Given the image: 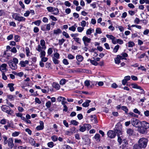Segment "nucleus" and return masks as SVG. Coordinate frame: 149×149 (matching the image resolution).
<instances>
[{
    "instance_id": "4468645a",
    "label": "nucleus",
    "mask_w": 149,
    "mask_h": 149,
    "mask_svg": "<svg viewBox=\"0 0 149 149\" xmlns=\"http://www.w3.org/2000/svg\"><path fill=\"white\" fill-rule=\"evenodd\" d=\"M29 61L27 60H26L25 61H22L20 62L19 64L21 65L22 67H25L26 66V64H28L29 63Z\"/></svg>"
},
{
    "instance_id": "603ef678",
    "label": "nucleus",
    "mask_w": 149,
    "mask_h": 149,
    "mask_svg": "<svg viewBox=\"0 0 149 149\" xmlns=\"http://www.w3.org/2000/svg\"><path fill=\"white\" fill-rule=\"evenodd\" d=\"M106 37L109 38L111 40H113V38H114V36L111 35L107 34L106 35Z\"/></svg>"
},
{
    "instance_id": "864d4df0",
    "label": "nucleus",
    "mask_w": 149,
    "mask_h": 149,
    "mask_svg": "<svg viewBox=\"0 0 149 149\" xmlns=\"http://www.w3.org/2000/svg\"><path fill=\"white\" fill-rule=\"evenodd\" d=\"M52 52L53 51L51 48H49L48 49L47 52L48 55H51L52 53Z\"/></svg>"
},
{
    "instance_id": "09e8293b",
    "label": "nucleus",
    "mask_w": 149,
    "mask_h": 149,
    "mask_svg": "<svg viewBox=\"0 0 149 149\" xmlns=\"http://www.w3.org/2000/svg\"><path fill=\"white\" fill-rule=\"evenodd\" d=\"M123 41L121 39H117V43H118L120 45L122 44L123 43Z\"/></svg>"
},
{
    "instance_id": "393cba45",
    "label": "nucleus",
    "mask_w": 149,
    "mask_h": 149,
    "mask_svg": "<svg viewBox=\"0 0 149 149\" xmlns=\"http://www.w3.org/2000/svg\"><path fill=\"white\" fill-rule=\"evenodd\" d=\"M128 46L130 47H132L135 45V44L133 41H129L128 43Z\"/></svg>"
},
{
    "instance_id": "7ed1b4c3",
    "label": "nucleus",
    "mask_w": 149,
    "mask_h": 149,
    "mask_svg": "<svg viewBox=\"0 0 149 149\" xmlns=\"http://www.w3.org/2000/svg\"><path fill=\"white\" fill-rule=\"evenodd\" d=\"M1 108L3 111L6 113L8 114L11 115L13 112L9 106L6 105H3L1 107Z\"/></svg>"
},
{
    "instance_id": "c03bdc74",
    "label": "nucleus",
    "mask_w": 149,
    "mask_h": 149,
    "mask_svg": "<svg viewBox=\"0 0 149 149\" xmlns=\"http://www.w3.org/2000/svg\"><path fill=\"white\" fill-rule=\"evenodd\" d=\"M63 35L67 38H69L70 37L68 34L65 31H63Z\"/></svg>"
},
{
    "instance_id": "ddd939ff",
    "label": "nucleus",
    "mask_w": 149,
    "mask_h": 149,
    "mask_svg": "<svg viewBox=\"0 0 149 149\" xmlns=\"http://www.w3.org/2000/svg\"><path fill=\"white\" fill-rule=\"evenodd\" d=\"M116 129L115 130V132L116 134H117V135L118 136H120V135L122 134V133L121 131L119 128H118L117 127H116Z\"/></svg>"
},
{
    "instance_id": "f3484780",
    "label": "nucleus",
    "mask_w": 149,
    "mask_h": 149,
    "mask_svg": "<svg viewBox=\"0 0 149 149\" xmlns=\"http://www.w3.org/2000/svg\"><path fill=\"white\" fill-rule=\"evenodd\" d=\"M91 101L89 100H86L85 102L82 104V105L83 107H87L89 105V103L91 102Z\"/></svg>"
},
{
    "instance_id": "8fccbe9b",
    "label": "nucleus",
    "mask_w": 149,
    "mask_h": 149,
    "mask_svg": "<svg viewBox=\"0 0 149 149\" xmlns=\"http://www.w3.org/2000/svg\"><path fill=\"white\" fill-rule=\"evenodd\" d=\"M59 54L57 52H56L54 53V56L53 57H55L57 59H58L59 58Z\"/></svg>"
},
{
    "instance_id": "3c124183",
    "label": "nucleus",
    "mask_w": 149,
    "mask_h": 149,
    "mask_svg": "<svg viewBox=\"0 0 149 149\" xmlns=\"http://www.w3.org/2000/svg\"><path fill=\"white\" fill-rule=\"evenodd\" d=\"M29 143L32 145L33 144H34L35 143V141L32 138H30L29 139Z\"/></svg>"
},
{
    "instance_id": "f8f14e48",
    "label": "nucleus",
    "mask_w": 149,
    "mask_h": 149,
    "mask_svg": "<svg viewBox=\"0 0 149 149\" xmlns=\"http://www.w3.org/2000/svg\"><path fill=\"white\" fill-rule=\"evenodd\" d=\"M40 125L37 126L36 127V129L38 130H43L44 128L43 122L41 121H40Z\"/></svg>"
},
{
    "instance_id": "6ab92c4d",
    "label": "nucleus",
    "mask_w": 149,
    "mask_h": 149,
    "mask_svg": "<svg viewBox=\"0 0 149 149\" xmlns=\"http://www.w3.org/2000/svg\"><path fill=\"white\" fill-rule=\"evenodd\" d=\"M7 65L6 64L3 63L0 66V70L2 71V70H5L6 69Z\"/></svg>"
},
{
    "instance_id": "f704fd0d",
    "label": "nucleus",
    "mask_w": 149,
    "mask_h": 149,
    "mask_svg": "<svg viewBox=\"0 0 149 149\" xmlns=\"http://www.w3.org/2000/svg\"><path fill=\"white\" fill-rule=\"evenodd\" d=\"M90 62L93 65L95 66H97L98 65V63H97L95 61L90 60Z\"/></svg>"
},
{
    "instance_id": "e433bc0d",
    "label": "nucleus",
    "mask_w": 149,
    "mask_h": 149,
    "mask_svg": "<svg viewBox=\"0 0 149 149\" xmlns=\"http://www.w3.org/2000/svg\"><path fill=\"white\" fill-rule=\"evenodd\" d=\"M53 61L54 63L55 64H58L59 63V61H58L57 58L55 57H53Z\"/></svg>"
},
{
    "instance_id": "4be33fe9",
    "label": "nucleus",
    "mask_w": 149,
    "mask_h": 149,
    "mask_svg": "<svg viewBox=\"0 0 149 149\" xmlns=\"http://www.w3.org/2000/svg\"><path fill=\"white\" fill-rule=\"evenodd\" d=\"M14 84L13 83H10L8 84V86L10 88V90L11 91H14V89L13 86Z\"/></svg>"
},
{
    "instance_id": "49530a36",
    "label": "nucleus",
    "mask_w": 149,
    "mask_h": 149,
    "mask_svg": "<svg viewBox=\"0 0 149 149\" xmlns=\"http://www.w3.org/2000/svg\"><path fill=\"white\" fill-rule=\"evenodd\" d=\"M59 44L60 45H62L63 43L65 42V40L63 38H62L61 40H59Z\"/></svg>"
},
{
    "instance_id": "774afa93",
    "label": "nucleus",
    "mask_w": 149,
    "mask_h": 149,
    "mask_svg": "<svg viewBox=\"0 0 149 149\" xmlns=\"http://www.w3.org/2000/svg\"><path fill=\"white\" fill-rule=\"evenodd\" d=\"M64 148L66 149H72V148L70 146L67 145H63Z\"/></svg>"
},
{
    "instance_id": "a18cd8bd",
    "label": "nucleus",
    "mask_w": 149,
    "mask_h": 149,
    "mask_svg": "<svg viewBox=\"0 0 149 149\" xmlns=\"http://www.w3.org/2000/svg\"><path fill=\"white\" fill-rule=\"evenodd\" d=\"M46 25V30L49 31L50 29V25L49 24H45Z\"/></svg>"
},
{
    "instance_id": "c756f323",
    "label": "nucleus",
    "mask_w": 149,
    "mask_h": 149,
    "mask_svg": "<svg viewBox=\"0 0 149 149\" xmlns=\"http://www.w3.org/2000/svg\"><path fill=\"white\" fill-rule=\"evenodd\" d=\"M51 138L53 141L55 142L57 141L58 140V137L56 135H54L52 136Z\"/></svg>"
},
{
    "instance_id": "0e129e2a",
    "label": "nucleus",
    "mask_w": 149,
    "mask_h": 149,
    "mask_svg": "<svg viewBox=\"0 0 149 149\" xmlns=\"http://www.w3.org/2000/svg\"><path fill=\"white\" fill-rule=\"evenodd\" d=\"M49 17L53 21H56L57 20L56 18L53 15H50Z\"/></svg>"
},
{
    "instance_id": "7c9ffc66",
    "label": "nucleus",
    "mask_w": 149,
    "mask_h": 149,
    "mask_svg": "<svg viewBox=\"0 0 149 149\" xmlns=\"http://www.w3.org/2000/svg\"><path fill=\"white\" fill-rule=\"evenodd\" d=\"M121 109L124 111L125 113H127L128 111V109L126 106H122L121 107Z\"/></svg>"
},
{
    "instance_id": "a19ab883",
    "label": "nucleus",
    "mask_w": 149,
    "mask_h": 149,
    "mask_svg": "<svg viewBox=\"0 0 149 149\" xmlns=\"http://www.w3.org/2000/svg\"><path fill=\"white\" fill-rule=\"evenodd\" d=\"M76 128L75 127H72L70 129V131L71 132V134H72L73 133H75V132Z\"/></svg>"
},
{
    "instance_id": "a878e982",
    "label": "nucleus",
    "mask_w": 149,
    "mask_h": 149,
    "mask_svg": "<svg viewBox=\"0 0 149 149\" xmlns=\"http://www.w3.org/2000/svg\"><path fill=\"white\" fill-rule=\"evenodd\" d=\"M79 130L81 132H84L86 130L85 126L84 125V124L83 125V126H80V128L79 129Z\"/></svg>"
},
{
    "instance_id": "20e7f679",
    "label": "nucleus",
    "mask_w": 149,
    "mask_h": 149,
    "mask_svg": "<svg viewBox=\"0 0 149 149\" xmlns=\"http://www.w3.org/2000/svg\"><path fill=\"white\" fill-rule=\"evenodd\" d=\"M12 17L13 19L19 22L24 21L25 19V18L23 17L19 16L18 14L16 13H14L12 15Z\"/></svg>"
},
{
    "instance_id": "473e14b6",
    "label": "nucleus",
    "mask_w": 149,
    "mask_h": 149,
    "mask_svg": "<svg viewBox=\"0 0 149 149\" xmlns=\"http://www.w3.org/2000/svg\"><path fill=\"white\" fill-rule=\"evenodd\" d=\"M141 148H141V147H140L138 144H136L133 146V149H141Z\"/></svg>"
},
{
    "instance_id": "4d7b16f0",
    "label": "nucleus",
    "mask_w": 149,
    "mask_h": 149,
    "mask_svg": "<svg viewBox=\"0 0 149 149\" xmlns=\"http://www.w3.org/2000/svg\"><path fill=\"white\" fill-rule=\"evenodd\" d=\"M78 119L79 120H81L83 118V116L81 113L78 114L77 116Z\"/></svg>"
},
{
    "instance_id": "bf43d9fd",
    "label": "nucleus",
    "mask_w": 149,
    "mask_h": 149,
    "mask_svg": "<svg viewBox=\"0 0 149 149\" xmlns=\"http://www.w3.org/2000/svg\"><path fill=\"white\" fill-rule=\"evenodd\" d=\"M19 134V132H14L12 133V135L13 136H18Z\"/></svg>"
},
{
    "instance_id": "412c9836",
    "label": "nucleus",
    "mask_w": 149,
    "mask_h": 149,
    "mask_svg": "<svg viewBox=\"0 0 149 149\" xmlns=\"http://www.w3.org/2000/svg\"><path fill=\"white\" fill-rule=\"evenodd\" d=\"M62 32L61 30L60 29H57L54 30L53 34L55 35L58 34Z\"/></svg>"
},
{
    "instance_id": "cd10ccee",
    "label": "nucleus",
    "mask_w": 149,
    "mask_h": 149,
    "mask_svg": "<svg viewBox=\"0 0 149 149\" xmlns=\"http://www.w3.org/2000/svg\"><path fill=\"white\" fill-rule=\"evenodd\" d=\"M132 87L133 88H136V89H140L141 88V87L140 86H138L137 84H132Z\"/></svg>"
},
{
    "instance_id": "dca6fc26",
    "label": "nucleus",
    "mask_w": 149,
    "mask_h": 149,
    "mask_svg": "<svg viewBox=\"0 0 149 149\" xmlns=\"http://www.w3.org/2000/svg\"><path fill=\"white\" fill-rule=\"evenodd\" d=\"M8 140L9 141L8 142V146L12 148L14 146V144L13 143V140L12 138H10Z\"/></svg>"
},
{
    "instance_id": "de8ad7c7",
    "label": "nucleus",
    "mask_w": 149,
    "mask_h": 149,
    "mask_svg": "<svg viewBox=\"0 0 149 149\" xmlns=\"http://www.w3.org/2000/svg\"><path fill=\"white\" fill-rule=\"evenodd\" d=\"M84 83L85 86H86L87 87H88L90 86V81L88 80H86L85 81Z\"/></svg>"
},
{
    "instance_id": "1a4fd4ad",
    "label": "nucleus",
    "mask_w": 149,
    "mask_h": 149,
    "mask_svg": "<svg viewBox=\"0 0 149 149\" xmlns=\"http://www.w3.org/2000/svg\"><path fill=\"white\" fill-rule=\"evenodd\" d=\"M138 132L142 134H146L147 133V129L143 127H141V126H138Z\"/></svg>"
},
{
    "instance_id": "c9c22d12",
    "label": "nucleus",
    "mask_w": 149,
    "mask_h": 149,
    "mask_svg": "<svg viewBox=\"0 0 149 149\" xmlns=\"http://www.w3.org/2000/svg\"><path fill=\"white\" fill-rule=\"evenodd\" d=\"M51 103L49 101L47 102L45 104V106L47 108H49L51 107Z\"/></svg>"
},
{
    "instance_id": "5fc2aeb1",
    "label": "nucleus",
    "mask_w": 149,
    "mask_h": 149,
    "mask_svg": "<svg viewBox=\"0 0 149 149\" xmlns=\"http://www.w3.org/2000/svg\"><path fill=\"white\" fill-rule=\"evenodd\" d=\"M69 29L70 31H75L76 28L74 26H72L71 27H69Z\"/></svg>"
},
{
    "instance_id": "0eeeda50",
    "label": "nucleus",
    "mask_w": 149,
    "mask_h": 149,
    "mask_svg": "<svg viewBox=\"0 0 149 149\" xmlns=\"http://www.w3.org/2000/svg\"><path fill=\"white\" fill-rule=\"evenodd\" d=\"M82 40L85 46H87L88 45V43L91 42V39L89 38L86 36H84L82 38Z\"/></svg>"
},
{
    "instance_id": "423d86ee",
    "label": "nucleus",
    "mask_w": 149,
    "mask_h": 149,
    "mask_svg": "<svg viewBox=\"0 0 149 149\" xmlns=\"http://www.w3.org/2000/svg\"><path fill=\"white\" fill-rule=\"evenodd\" d=\"M141 122L136 118H133L131 120V123L132 125L134 127H136L138 128V126H139L140 125H139V124H140V122Z\"/></svg>"
},
{
    "instance_id": "b1692460",
    "label": "nucleus",
    "mask_w": 149,
    "mask_h": 149,
    "mask_svg": "<svg viewBox=\"0 0 149 149\" xmlns=\"http://www.w3.org/2000/svg\"><path fill=\"white\" fill-rule=\"evenodd\" d=\"M94 30L93 29H92L91 28H90L88 29L86 31V34L87 35H90L92 33V32H93Z\"/></svg>"
},
{
    "instance_id": "f257e3e1",
    "label": "nucleus",
    "mask_w": 149,
    "mask_h": 149,
    "mask_svg": "<svg viewBox=\"0 0 149 149\" xmlns=\"http://www.w3.org/2000/svg\"><path fill=\"white\" fill-rule=\"evenodd\" d=\"M148 139L146 138L142 137L139 139L138 141V145L142 148H146L148 142Z\"/></svg>"
},
{
    "instance_id": "e2e57ef3",
    "label": "nucleus",
    "mask_w": 149,
    "mask_h": 149,
    "mask_svg": "<svg viewBox=\"0 0 149 149\" xmlns=\"http://www.w3.org/2000/svg\"><path fill=\"white\" fill-rule=\"evenodd\" d=\"M115 61L116 63L118 64H119L120 62V60L117 58H115Z\"/></svg>"
},
{
    "instance_id": "c85d7f7f",
    "label": "nucleus",
    "mask_w": 149,
    "mask_h": 149,
    "mask_svg": "<svg viewBox=\"0 0 149 149\" xmlns=\"http://www.w3.org/2000/svg\"><path fill=\"white\" fill-rule=\"evenodd\" d=\"M120 47V46L118 45L116 46L113 49V52L114 53H116L117 52Z\"/></svg>"
},
{
    "instance_id": "bb28decb",
    "label": "nucleus",
    "mask_w": 149,
    "mask_h": 149,
    "mask_svg": "<svg viewBox=\"0 0 149 149\" xmlns=\"http://www.w3.org/2000/svg\"><path fill=\"white\" fill-rule=\"evenodd\" d=\"M41 23V21L39 20L33 22L32 24L33 23L36 25L39 26Z\"/></svg>"
},
{
    "instance_id": "a211bd4d",
    "label": "nucleus",
    "mask_w": 149,
    "mask_h": 149,
    "mask_svg": "<svg viewBox=\"0 0 149 149\" xmlns=\"http://www.w3.org/2000/svg\"><path fill=\"white\" fill-rule=\"evenodd\" d=\"M76 58L77 61L79 62L82 61L84 59V58L82 56L80 55H78L77 56Z\"/></svg>"
},
{
    "instance_id": "39448f33",
    "label": "nucleus",
    "mask_w": 149,
    "mask_h": 149,
    "mask_svg": "<svg viewBox=\"0 0 149 149\" xmlns=\"http://www.w3.org/2000/svg\"><path fill=\"white\" fill-rule=\"evenodd\" d=\"M47 9L49 12H53V14L54 15L57 14L58 12V9L57 8L49 7L47 8Z\"/></svg>"
},
{
    "instance_id": "69168bd1",
    "label": "nucleus",
    "mask_w": 149,
    "mask_h": 149,
    "mask_svg": "<svg viewBox=\"0 0 149 149\" xmlns=\"http://www.w3.org/2000/svg\"><path fill=\"white\" fill-rule=\"evenodd\" d=\"M68 58L69 59H72L74 58V57L71 54H69L68 55Z\"/></svg>"
},
{
    "instance_id": "5701e85b",
    "label": "nucleus",
    "mask_w": 149,
    "mask_h": 149,
    "mask_svg": "<svg viewBox=\"0 0 149 149\" xmlns=\"http://www.w3.org/2000/svg\"><path fill=\"white\" fill-rule=\"evenodd\" d=\"M100 135L98 134H95L94 138L96 141H100Z\"/></svg>"
},
{
    "instance_id": "2eb2a0df",
    "label": "nucleus",
    "mask_w": 149,
    "mask_h": 149,
    "mask_svg": "<svg viewBox=\"0 0 149 149\" xmlns=\"http://www.w3.org/2000/svg\"><path fill=\"white\" fill-rule=\"evenodd\" d=\"M40 44L42 47V49L45 50L46 47L45 45V42L44 40L42 39L40 40Z\"/></svg>"
},
{
    "instance_id": "6e6552de",
    "label": "nucleus",
    "mask_w": 149,
    "mask_h": 149,
    "mask_svg": "<svg viewBox=\"0 0 149 149\" xmlns=\"http://www.w3.org/2000/svg\"><path fill=\"white\" fill-rule=\"evenodd\" d=\"M107 135L111 139H113L115 138L116 134L115 132V131H113V130H110L108 132Z\"/></svg>"
},
{
    "instance_id": "052dcab7",
    "label": "nucleus",
    "mask_w": 149,
    "mask_h": 149,
    "mask_svg": "<svg viewBox=\"0 0 149 149\" xmlns=\"http://www.w3.org/2000/svg\"><path fill=\"white\" fill-rule=\"evenodd\" d=\"M86 22L84 20L82 21L81 22V26L83 27H85L86 26Z\"/></svg>"
},
{
    "instance_id": "2f4dec72",
    "label": "nucleus",
    "mask_w": 149,
    "mask_h": 149,
    "mask_svg": "<svg viewBox=\"0 0 149 149\" xmlns=\"http://www.w3.org/2000/svg\"><path fill=\"white\" fill-rule=\"evenodd\" d=\"M8 52V50H7L6 51L3 52V54H2V52H1V54H0V57H5V56L7 55V52Z\"/></svg>"
},
{
    "instance_id": "9b49d317",
    "label": "nucleus",
    "mask_w": 149,
    "mask_h": 149,
    "mask_svg": "<svg viewBox=\"0 0 149 149\" xmlns=\"http://www.w3.org/2000/svg\"><path fill=\"white\" fill-rule=\"evenodd\" d=\"M126 132L129 136H134L135 134L134 130L131 128L127 129Z\"/></svg>"
},
{
    "instance_id": "ea45409f",
    "label": "nucleus",
    "mask_w": 149,
    "mask_h": 149,
    "mask_svg": "<svg viewBox=\"0 0 149 149\" xmlns=\"http://www.w3.org/2000/svg\"><path fill=\"white\" fill-rule=\"evenodd\" d=\"M71 123L75 125H77L79 123L75 120H72L71 121Z\"/></svg>"
},
{
    "instance_id": "680f3d73",
    "label": "nucleus",
    "mask_w": 149,
    "mask_h": 149,
    "mask_svg": "<svg viewBox=\"0 0 149 149\" xmlns=\"http://www.w3.org/2000/svg\"><path fill=\"white\" fill-rule=\"evenodd\" d=\"M19 3L20 6L21 7L24 9L25 8V6L24 4H23V3L22 2V1H20L19 2Z\"/></svg>"
},
{
    "instance_id": "6e6d98bb",
    "label": "nucleus",
    "mask_w": 149,
    "mask_h": 149,
    "mask_svg": "<svg viewBox=\"0 0 149 149\" xmlns=\"http://www.w3.org/2000/svg\"><path fill=\"white\" fill-rule=\"evenodd\" d=\"M138 70H141L142 71H146V69L143 66H141L140 67H138Z\"/></svg>"
},
{
    "instance_id": "aec40b11",
    "label": "nucleus",
    "mask_w": 149,
    "mask_h": 149,
    "mask_svg": "<svg viewBox=\"0 0 149 149\" xmlns=\"http://www.w3.org/2000/svg\"><path fill=\"white\" fill-rule=\"evenodd\" d=\"M52 86L57 90H59L60 88V86L59 84L54 82L52 84Z\"/></svg>"
},
{
    "instance_id": "338daca9",
    "label": "nucleus",
    "mask_w": 149,
    "mask_h": 149,
    "mask_svg": "<svg viewBox=\"0 0 149 149\" xmlns=\"http://www.w3.org/2000/svg\"><path fill=\"white\" fill-rule=\"evenodd\" d=\"M33 31L34 33H37L39 31V29L37 27H35L34 28Z\"/></svg>"
},
{
    "instance_id": "f03ea898",
    "label": "nucleus",
    "mask_w": 149,
    "mask_h": 149,
    "mask_svg": "<svg viewBox=\"0 0 149 149\" xmlns=\"http://www.w3.org/2000/svg\"><path fill=\"white\" fill-rule=\"evenodd\" d=\"M18 60L16 58H14L13 60H10L8 61V64L10 68L13 70H15L17 68V64L18 63Z\"/></svg>"
},
{
    "instance_id": "37998d69",
    "label": "nucleus",
    "mask_w": 149,
    "mask_h": 149,
    "mask_svg": "<svg viewBox=\"0 0 149 149\" xmlns=\"http://www.w3.org/2000/svg\"><path fill=\"white\" fill-rule=\"evenodd\" d=\"M84 28L83 27H78L77 28L78 31L79 32H82L84 30Z\"/></svg>"
},
{
    "instance_id": "4c0bfd02",
    "label": "nucleus",
    "mask_w": 149,
    "mask_h": 149,
    "mask_svg": "<svg viewBox=\"0 0 149 149\" xmlns=\"http://www.w3.org/2000/svg\"><path fill=\"white\" fill-rule=\"evenodd\" d=\"M84 125L85 126L86 129L87 128L88 130L91 129V125L89 124H85Z\"/></svg>"
},
{
    "instance_id": "72a5a7b5",
    "label": "nucleus",
    "mask_w": 149,
    "mask_h": 149,
    "mask_svg": "<svg viewBox=\"0 0 149 149\" xmlns=\"http://www.w3.org/2000/svg\"><path fill=\"white\" fill-rule=\"evenodd\" d=\"M48 147L52 148L54 146V143L52 142H49L47 144Z\"/></svg>"
},
{
    "instance_id": "9d476101",
    "label": "nucleus",
    "mask_w": 149,
    "mask_h": 149,
    "mask_svg": "<svg viewBox=\"0 0 149 149\" xmlns=\"http://www.w3.org/2000/svg\"><path fill=\"white\" fill-rule=\"evenodd\" d=\"M140 125L141 127L146 129L149 128V123L146 121H142L140 122Z\"/></svg>"
},
{
    "instance_id": "79ce46f5",
    "label": "nucleus",
    "mask_w": 149,
    "mask_h": 149,
    "mask_svg": "<svg viewBox=\"0 0 149 149\" xmlns=\"http://www.w3.org/2000/svg\"><path fill=\"white\" fill-rule=\"evenodd\" d=\"M66 82V80L65 79H63L61 80L60 84L61 85H64L65 84Z\"/></svg>"
},
{
    "instance_id": "13d9d810",
    "label": "nucleus",
    "mask_w": 149,
    "mask_h": 149,
    "mask_svg": "<svg viewBox=\"0 0 149 149\" xmlns=\"http://www.w3.org/2000/svg\"><path fill=\"white\" fill-rule=\"evenodd\" d=\"M140 22V20L138 18H136L134 20V22L135 24H139Z\"/></svg>"
},
{
    "instance_id": "58836bf2",
    "label": "nucleus",
    "mask_w": 149,
    "mask_h": 149,
    "mask_svg": "<svg viewBox=\"0 0 149 149\" xmlns=\"http://www.w3.org/2000/svg\"><path fill=\"white\" fill-rule=\"evenodd\" d=\"M40 58H42V57H45V52L43 50H41V51L40 52Z\"/></svg>"
}]
</instances>
